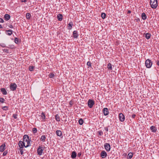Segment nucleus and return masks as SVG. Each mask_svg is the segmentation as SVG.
<instances>
[{
  "mask_svg": "<svg viewBox=\"0 0 159 159\" xmlns=\"http://www.w3.org/2000/svg\"><path fill=\"white\" fill-rule=\"evenodd\" d=\"M150 1L151 7L152 8H156L158 5L157 0H150Z\"/></svg>",
  "mask_w": 159,
  "mask_h": 159,
  "instance_id": "obj_1",
  "label": "nucleus"
},
{
  "mask_svg": "<svg viewBox=\"0 0 159 159\" xmlns=\"http://www.w3.org/2000/svg\"><path fill=\"white\" fill-rule=\"evenodd\" d=\"M145 64L147 68H150L152 65V62L151 60L148 59L145 61Z\"/></svg>",
  "mask_w": 159,
  "mask_h": 159,
  "instance_id": "obj_2",
  "label": "nucleus"
},
{
  "mask_svg": "<svg viewBox=\"0 0 159 159\" xmlns=\"http://www.w3.org/2000/svg\"><path fill=\"white\" fill-rule=\"evenodd\" d=\"M23 142L27 143V144H30V142L29 137L28 135H25L23 136Z\"/></svg>",
  "mask_w": 159,
  "mask_h": 159,
  "instance_id": "obj_3",
  "label": "nucleus"
},
{
  "mask_svg": "<svg viewBox=\"0 0 159 159\" xmlns=\"http://www.w3.org/2000/svg\"><path fill=\"white\" fill-rule=\"evenodd\" d=\"M94 104V101L91 99H89L88 102V107L91 108Z\"/></svg>",
  "mask_w": 159,
  "mask_h": 159,
  "instance_id": "obj_4",
  "label": "nucleus"
},
{
  "mask_svg": "<svg viewBox=\"0 0 159 159\" xmlns=\"http://www.w3.org/2000/svg\"><path fill=\"white\" fill-rule=\"evenodd\" d=\"M17 87V85L15 83H11L10 85V89L12 91L15 90Z\"/></svg>",
  "mask_w": 159,
  "mask_h": 159,
  "instance_id": "obj_5",
  "label": "nucleus"
},
{
  "mask_svg": "<svg viewBox=\"0 0 159 159\" xmlns=\"http://www.w3.org/2000/svg\"><path fill=\"white\" fill-rule=\"evenodd\" d=\"M43 150V147L40 146H39L37 149L38 154L39 155H42Z\"/></svg>",
  "mask_w": 159,
  "mask_h": 159,
  "instance_id": "obj_6",
  "label": "nucleus"
},
{
  "mask_svg": "<svg viewBox=\"0 0 159 159\" xmlns=\"http://www.w3.org/2000/svg\"><path fill=\"white\" fill-rule=\"evenodd\" d=\"M119 117L120 121L123 122L124 121L125 117L124 115L122 113H120L119 114Z\"/></svg>",
  "mask_w": 159,
  "mask_h": 159,
  "instance_id": "obj_7",
  "label": "nucleus"
},
{
  "mask_svg": "<svg viewBox=\"0 0 159 159\" xmlns=\"http://www.w3.org/2000/svg\"><path fill=\"white\" fill-rule=\"evenodd\" d=\"M104 147L105 149L107 151H109L111 149L110 145L108 143H106L104 145Z\"/></svg>",
  "mask_w": 159,
  "mask_h": 159,
  "instance_id": "obj_8",
  "label": "nucleus"
},
{
  "mask_svg": "<svg viewBox=\"0 0 159 159\" xmlns=\"http://www.w3.org/2000/svg\"><path fill=\"white\" fill-rule=\"evenodd\" d=\"M104 115L105 116H107L109 112L108 109L107 108H105L103 109V110Z\"/></svg>",
  "mask_w": 159,
  "mask_h": 159,
  "instance_id": "obj_9",
  "label": "nucleus"
},
{
  "mask_svg": "<svg viewBox=\"0 0 159 159\" xmlns=\"http://www.w3.org/2000/svg\"><path fill=\"white\" fill-rule=\"evenodd\" d=\"M101 155L102 158H104L107 156V153L105 151H103L102 152Z\"/></svg>",
  "mask_w": 159,
  "mask_h": 159,
  "instance_id": "obj_10",
  "label": "nucleus"
},
{
  "mask_svg": "<svg viewBox=\"0 0 159 159\" xmlns=\"http://www.w3.org/2000/svg\"><path fill=\"white\" fill-rule=\"evenodd\" d=\"M73 37L74 38H77L78 36V32L76 30H75L73 31Z\"/></svg>",
  "mask_w": 159,
  "mask_h": 159,
  "instance_id": "obj_11",
  "label": "nucleus"
},
{
  "mask_svg": "<svg viewBox=\"0 0 159 159\" xmlns=\"http://www.w3.org/2000/svg\"><path fill=\"white\" fill-rule=\"evenodd\" d=\"M6 34L8 35H11L12 33V31L11 30H6L5 31Z\"/></svg>",
  "mask_w": 159,
  "mask_h": 159,
  "instance_id": "obj_12",
  "label": "nucleus"
},
{
  "mask_svg": "<svg viewBox=\"0 0 159 159\" xmlns=\"http://www.w3.org/2000/svg\"><path fill=\"white\" fill-rule=\"evenodd\" d=\"M6 145L5 144H2L0 147V151L1 152H3L5 150V147Z\"/></svg>",
  "mask_w": 159,
  "mask_h": 159,
  "instance_id": "obj_13",
  "label": "nucleus"
},
{
  "mask_svg": "<svg viewBox=\"0 0 159 159\" xmlns=\"http://www.w3.org/2000/svg\"><path fill=\"white\" fill-rule=\"evenodd\" d=\"M1 91L2 93V94L4 95H6L7 94V92L6 90V89L5 88H1Z\"/></svg>",
  "mask_w": 159,
  "mask_h": 159,
  "instance_id": "obj_14",
  "label": "nucleus"
},
{
  "mask_svg": "<svg viewBox=\"0 0 159 159\" xmlns=\"http://www.w3.org/2000/svg\"><path fill=\"white\" fill-rule=\"evenodd\" d=\"M10 16L8 14H6L4 16V19L6 20H8L10 18Z\"/></svg>",
  "mask_w": 159,
  "mask_h": 159,
  "instance_id": "obj_15",
  "label": "nucleus"
},
{
  "mask_svg": "<svg viewBox=\"0 0 159 159\" xmlns=\"http://www.w3.org/2000/svg\"><path fill=\"white\" fill-rule=\"evenodd\" d=\"M77 156L76 153L75 151H73L72 152L71 155V157L74 159Z\"/></svg>",
  "mask_w": 159,
  "mask_h": 159,
  "instance_id": "obj_16",
  "label": "nucleus"
},
{
  "mask_svg": "<svg viewBox=\"0 0 159 159\" xmlns=\"http://www.w3.org/2000/svg\"><path fill=\"white\" fill-rule=\"evenodd\" d=\"M63 16L61 14H59L57 16V18L59 21H61L62 19Z\"/></svg>",
  "mask_w": 159,
  "mask_h": 159,
  "instance_id": "obj_17",
  "label": "nucleus"
},
{
  "mask_svg": "<svg viewBox=\"0 0 159 159\" xmlns=\"http://www.w3.org/2000/svg\"><path fill=\"white\" fill-rule=\"evenodd\" d=\"M151 130L153 132H155L157 131V129L155 127L153 126H152L150 127Z\"/></svg>",
  "mask_w": 159,
  "mask_h": 159,
  "instance_id": "obj_18",
  "label": "nucleus"
},
{
  "mask_svg": "<svg viewBox=\"0 0 159 159\" xmlns=\"http://www.w3.org/2000/svg\"><path fill=\"white\" fill-rule=\"evenodd\" d=\"M56 134L59 136H61L62 135V132L61 130H57L56 131Z\"/></svg>",
  "mask_w": 159,
  "mask_h": 159,
  "instance_id": "obj_19",
  "label": "nucleus"
},
{
  "mask_svg": "<svg viewBox=\"0 0 159 159\" xmlns=\"http://www.w3.org/2000/svg\"><path fill=\"white\" fill-rule=\"evenodd\" d=\"M142 19L143 20H145L147 18V16L144 13H143L141 15Z\"/></svg>",
  "mask_w": 159,
  "mask_h": 159,
  "instance_id": "obj_20",
  "label": "nucleus"
},
{
  "mask_svg": "<svg viewBox=\"0 0 159 159\" xmlns=\"http://www.w3.org/2000/svg\"><path fill=\"white\" fill-rule=\"evenodd\" d=\"M55 118L57 121H60V116L58 114H57L55 116Z\"/></svg>",
  "mask_w": 159,
  "mask_h": 159,
  "instance_id": "obj_21",
  "label": "nucleus"
},
{
  "mask_svg": "<svg viewBox=\"0 0 159 159\" xmlns=\"http://www.w3.org/2000/svg\"><path fill=\"white\" fill-rule=\"evenodd\" d=\"M31 15L30 13H27L26 14V17L27 19H28V20L30 19L31 17Z\"/></svg>",
  "mask_w": 159,
  "mask_h": 159,
  "instance_id": "obj_22",
  "label": "nucleus"
},
{
  "mask_svg": "<svg viewBox=\"0 0 159 159\" xmlns=\"http://www.w3.org/2000/svg\"><path fill=\"white\" fill-rule=\"evenodd\" d=\"M107 67L109 70H112V65L110 63H109L108 64Z\"/></svg>",
  "mask_w": 159,
  "mask_h": 159,
  "instance_id": "obj_23",
  "label": "nucleus"
},
{
  "mask_svg": "<svg viewBox=\"0 0 159 159\" xmlns=\"http://www.w3.org/2000/svg\"><path fill=\"white\" fill-rule=\"evenodd\" d=\"M46 138L45 136V135H43L41 137L40 140L43 142H44Z\"/></svg>",
  "mask_w": 159,
  "mask_h": 159,
  "instance_id": "obj_24",
  "label": "nucleus"
},
{
  "mask_svg": "<svg viewBox=\"0 0 159 159\" xmlns=\"http://www.w3.org/2000/svg\"><path fill=\"white\" fill-rule=\"evenodd\" d=\"M133 154L132 153H131V152L129 153L128 154L127 158L128 159L129 158L130 159H131L133 157Z\"/></svg>",
  "mask_w": 159,
  "mask_h": 159,
  "instance_id": "obj_25",
  "label": "nucleus"
},
{
  "mask_svg": "<svg viewBox=\"0 0 159 159\" xmlns=\"http://www.w3.org/2000/svg\"><path fill=\"white\" fill-rule=\"evenodd\" d=\"M23 142L22 141H20L19 142V146L20 147V148H23L22 143Z\"/></svg>",
  "mask_w": 159,
  "mask_h": 159,
  "instance_id": "obj_26",
  "label": "nucleus"
},
{
  "mask_svg": "<svg viewBox=\"0 0 159 159\" xmlns=\"http://www.w3.org/2000/svg\"><path fill=\"white\" fill-rule=\"evenodd\" d=\"M151 36V35L150 34L147 33L146 34L145 37L147 39H148L150 38Z\"/></svg>",
  "mask_w": 159,
  "mask_h": 159,
  "instance_id": "obj_27",
  "label": "nucleus"
},
{
  "mask_svg": "<svg viewBox=\"0 0 159 159\" xmlns=\"http://www.w3.org/2000/svg\"><path fill=\"white\" fill-rule=\"evenodd\" d=\"M22 142H23V143H22L23 148L24 146L25 148H27L30 146V145L29 144H27L26 145H25V143L24 142L22 141Z\"/></svg>",
  "mask_w": 159,
  "mask_h": 159,
  "instance_id": "obj_28",
  "label": "nucleus"
},
{
  "mask_svg": "<svg viewBox=\"0 0 159 159\" xmlns=\"http://www.w3.org/2000/svg\"><path fill=\"white\" fill-rule=\"evenodd\" d=\"M41 117L42 118V119H45V114L43 112H42L41 115Z\"/></svg>",
  "mask_w": 159,
  "mask_h": 159,
  "instance_id": "obj_29",
  "label": "nucleus"
},
{
  "mask_svg": "<svg viewBox=\"0 0 159 159\" xmlns=\"http://www.w3.org/2000/svg\"><path fill=\"white\" fill-rule=\"evenodd\" d=\"M84 122L83 120L82 119H80L79 121V123L80 125H82Z\"/></svg>",
  "mask_w": 159,
  "mask_h": 159,
  "instance_id": "obj_30",
  "label": "nucleus"
},
{
  "mask_svg": "<svg viewBox=\"0 0 159 159\" xmlns=\"http://www.w3.org/2000/svg\"><path fill=\"white\" fill-rule=\"evenodd\" d=\"M48 76L49 78H53L54 77L55 75L53 73H51L49 74Z\"/></svg>",
  "mask_w": 159,
  "mask_h": 159,
  "instance_id": "obj_31",
  "label": "nucleus"
},
{
  "mask_svg": "<svg viewBox=\"0 0 159 159\" xmlns=\"http://www.w3.org/2000/svg\"><path fill=\"white\" fill-rule=\"evenodd\" d=\"M73 25V23H72V22H70L68 24V25H69V27H70V28H68V29H69V30L71 29V28L72 27V26Z\"/></svg>",
  "mask_w": 159,
  "mask_h": 159,
  "instance_id": "obj_32",
  "label": "nucleus"
},
{
  "mask_svg": "<svg viewBox=\"0 0 159 159\" xmlns=\"http://www.w3.org/2000/svg\"><path fill=\"white\" fill-rule=\"evenodd\" d=\"M106 16V14L104 13H102L101 14V17L103 19L105 18Z\"/></svg>",
  "mask_w": 159,
  "mask_h": 159,
  "instance_id": "obj_33",
  "label": "nucleus"
},
{
  "mask_svg": "<svg viewBox=\"0 0 159 159\" xmlns=\"http://www.w3.org/2000/svg\"><path fill=\"white\" fill-rule=\"evenodd\" d=\"M37 129L36 128H33V129H32V131L33 133H35L37 132Z\"/></svg>",
  "mask_w": 159,
  "mask_h": 159,
  "instance_id": "obj_34",
  "label": "nucleus"
},
{
  "mask_svg": "<svg viewBox=\"0 0 159 159\" xmlns=\"http://www.w3.org/2000/svg\"><path fill=\"white\" fill-rule=\"evenodd\" d=\"M87 66H88L90 67H91L92 66L91 63L89 61L87 62Z\"/></svg>",
  "mask_w": 159,
  "mask_h": 159,
  "instance_id": "obj_35",
  "label": "nucleus"
},
{
  "mask_svg": "<svg viewBox=\"0 0 159 159\" xmlns=\"http://www.w3.org/2000/svg\"><path fill=\"white\" fill-rule=\"evenodd\" d=\"M5 99L3 98H0V102L1 103H3L4 102Z\"/></svg>",
  "mask_w": 159,
  "mask_h": 159,
  "instance_id": "obj_36",
  "label": "nucleus"
},
{
  "mask_svg": "<svg viewBox=\"0 0 159 159\" xmlns=\"http://www.w3.org/2000/svg\"><path fill=\"white\" fill-rule=\"evenodd\" d=\"M8 107H7V106H4L3 107H2V109L4 110H5V111H6L8 109Z\"/></svg>",
  "mask_w": 159,
  "mask_h": 159,
  "instance_id": "obj_37",
  "label": "nucleus"
},
{
  "mask_svg": "<svg viewBox=\"0 0 159 159\" xmlns=\"http://www.w3.org/2000/svg\"><path fill=\"white\" fill-rule=\"evenodd\" d=\"M34 66H30L29 67V70L30 71H32L34 69Z\"/></svg>",
  "mask_w": 159,
  "mask_h": 159,
  "instance_id": "obj_38",
  "label": "nucleus"
},
{
  "mask_svg": "<svg viewBox=\"0 0 159 159\" xmlns=\"http://www.w3.org/2000/svg\"><path fill=\"white\" fill-rule=\"evenodd\" d=\"M15 42L16 43H17L18 42V39L17 38H16L15 39Z\"/></svg>",
  "mask_w": 159,
  "mask_h": 159,
  "instance_id": "obj_39",
  "label": "nucleus"
},
{
  "mask_svg": "<svg viewBox=\"0 0 159 159\" xmlns=\"http://www.w3.org/2000/svg\"><path fill=\"white\" fill-rule=\"evenodd\" d=\"M20 153L21 155H22L23 154V151L22 148H20Z\"/></svg>",
  "mask_w": 159,
  "mask_h": 159,
  "instance_id": "obj_40",
  "label": "nucleus"
},
{
  "mask_svg": "<svg viewBox=\"0 0 159 159\" xmlns=\"http://www.w3.org/2000/svg\"><path fill=\"white\" fill-rule=\"evenodd\" d=\"M0 46L2 47H6L5 44L3 43H1Z\"/></svg>",
  "mask_w": 159,
  "mask_h": 159,
  "instance_id": "obj_41",
  "label": "nucleus"
},
{
  "mask_svg": "<svg viewBox=\"0 0 159 159\" xmlns=\"http://www.w3.org/2000/svg\"><path fill=\"white\" fill-rule=\"evenodd\" d=\"M3 51L4 52L7 53H9V50L8 49H3Z\"/></svg>",
  "mask_w": 159,
  "mask_h": 159,
  "instance_id": "obj_42",
  "label": "nucleus"
},
{
  "mask_svg": "<svg viewBox=\"0 0 159 159\" xmlns=\"http://www.w3.org/2000/svg\"><path fill=\"white\" fill-rule=\"evenodd\" d=\"M98 133L99 135H101L103 134V133L101 131H98Z\"/></svg>",
  "mask_w": 159,
  "mask_h": 159,
  "instance_id": "obj_43",
  "label": "nucleus"
},
{
  "mask_svg": "<svg viewBox=\"0 0 159 159\" xmlns=\"http://www.w3.org/2000/svg\"><path fill=\"white\" fill-rule=\"evenodd\" d=\"M17 115L16 114H14L13 115V117L15 119H16L17 118Z\"/></svg>",
  "mask_w": 159,
  "mask_h": 159,
  "instance_id": "obj_44",
  "label": "nucleus"
},
{
  "mask_svg": "<svg viewBox=\"0 0 159 159\" xmlns=\"http://www.w3.org/2000/svg\"><path fill=\"white\" fill-rule=\"evenodd\" d=\"M73 102L72 101H70L69 104L70 105V106H72L73 105Z\"/></svg>",
  "mask_w": 159,
  "mask_h": 159,
  "instance_id": "obj_45",
  "label": "nucleus"
},
{
  "mask_svg": "<svg viewBox=\"0 0 159 159\" xmlns=\"http://www.w3.org/2000/svg\"><path fill=\"white\" fill-rule=\"evenodd\" d=\"M7 152L5 151L3 154V156H5L7 154Z\"/></svg>",
  "mask_w": 159,
  "mask_h": 159,
  "instance_id": "obj_46",
  "label": "nucleus"
},
{
  "mask_svg": "<svg viewBox=\"0 0 159 159\" xmlns=\"http://www.w3.org/2000/svg\"><path fill=\"white\" fill-rule=\"evenodd\" d=\"M0 22L1 23H3L4 22L3 19L0 18Z\"/></svg>",
  "mask_w": 159,
  "mask_h": 159,
  "instance_id": "obj_47",
  "label": "nucleus"
},
{
  "mask_svg": "<svg viewBox=\"0 0 159 159\" xmlns=\"http://www.w3.org/2000/svg\"><path fill=\"white\" fill-rule=\"evenodd\" d=\"M135 116H136L135 114H133L132 116V118H135Z\"/></svg>",
  "mask_w": 159,
  "mask_h": 159,
  "instance_id": "obj_48",
  "label": "nucleus"
},
{
  "mask_svg": "<svg viewBox=\"0 0 159 159\" xmlns=\"http://www.w3.org/2000/svg\"><path fill=\"white\" fill-rule=\"evenodd\" d=\"M81 155V153L80 152H79L77 156L78 157H80Z\"/></svg>",
  "mask_w": 159,
  "mask_h": 159,
  "instance_id": "obj_49",
  "label": "nucleus"
},
{
  "mask_svg": "<svg viewBox=\"0 0 159 159\" xmlns=\"http://www.w3.org/2000/svg\"><path fill=\"white\" fill-rule=\"evenodd\" d=\"M105 130L106 131H108V129L107 127H105L104 128Z\"/></svg>",
  "mask_w": 159,
  "mask_h": 159,
  "instance_id": "obj_50",
  "label": "nucleus"
},
{
  "mask_svg": "<svg viewBox=\"0 0 159 159\" xmlns=\"http://www.w3.org/2000/svg\"><path fill=\"white\" fill-rule=\"evenodd\" d=\"M9 28H13V26L11 25H10L9 26Z\"/></svg>",
  "mask_w": 159,
  "mask_h": 159,
  "instance_id": "obj_51",
  "label": "nucleus"
},
{
  "mask_svg": "<svg viewBox=\"0 0 159 159\" xmlns=\"http://www.w3.org/2000/svg\"><path fill=\"white\" fill-rule=\"evenodd\" d=\"M157 64L158 66H159V61H157Z\"/></svg>",
  "mask_w": 159,
  "mask_h": 159,
  "instance_id": "obj_52",
  "label": "nucleus"
},
{
  "mask_svg": "<svg viewBox=\"0 0 159 159\" xmlns=\"http://www.w3.org/2000/svg\"><path fill=\"white\" fill-rule=\"evenodd\" d=\"M131 11H130L129 10L128 11L127 13L128 14H130L131 13Z\"/></svg>",
  "mask_w": 159,
  "mask_h": 159,
  "instance_id": "obj_53",
  "label": "nucleus"
},
{
  "mask_svg": "<svg viewBox=\"0 0 159 159\" xmlns=\"http://www.w3.org/2000/svg\"><path fill=\"white\" fill-rule=\"evenodd\" d=\"M22 2H26V0H22Z\"/></svg>",
  "mask_w": 159,
  "mask_h": 159,
  "instance_id": "obj_54",
  "label": "nucleus"
},
{
  "mask_svg": "<svg viewBox=\"0 0 159 159\" xmlns=\"http://www.w3.org/2000/svg\"><path fill=\"white\" fill-rule=\"evenodd\" d=\"M2 28V27L1 25H0V29Z\"/></svg>",
  "mask_w": 159,
  "mask_h": 159,
  "instance_id": "obj_55",
  "label": "nucleus"
}]
</instances>
